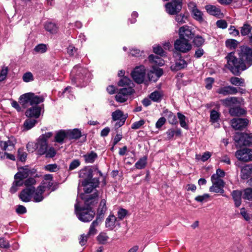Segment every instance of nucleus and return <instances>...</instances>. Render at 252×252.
<instances>
[{
	"label": "nucleus",
	"instance_id": "4d7b16f0",
	"mask_svg": "<svg viewBox=\"0 0 252 252\" xmlns=\"http://www.w3.org/2000/svg\"><path fill=\"white\" fill-rule=\"evenodd\" d=\"M204 39L199 35L196 36L193 41L194 44L197 47L202 46L204 44Z\"/></svg>",
	"mask_w": 252,
	"mask_h": 252
},
{
	"label": "nucleus",
	"instance_id": "4be33fe9",
	"mask_svg": "<svg viewBox=\"0 0 252 252\" xmlns=\"http://www.w3.org/2000/svg\"><path fill=\"white\" fill-rule=\"evenodd\" d=\"M225 174V173L223 170L220 169H218L216 171V173L213 174L211 177V180L212 183L224 182L222 179V178L224 177Z\"/></svg>",
	"mask_w": 252,
	"mask_h": 252
},
{
	"label": "nucleus",
	"instance_id": "4468645a",
	"mask_svg": "<svg viewBox=\"0 0 252 252\" xmlns=\"http://www.w3.org/2000/svg\"><path fill=\"white\" fill-rule=\"evenodd\" d=\"M34 191V187L26 188L21 191L19 197L22 201L28 202L31 200Z\"/></svg>",
	"mask_w": 252,
	"mask_h": 252
},
{
	"label": "nucleus",
	"instance_id": "37998d69",
	"mask_svg": "<svg viewBox=\"0 0 252 252\" xmlns=\"http://www.w3.org/2000/svg\"><path fill=\"white\" fill-rule=\"evenodd\" d=\"M187 66V63L185 60L180 58L176 60L175 62V65L174 68L172 66L171 68L175 70H180L184 68Z\"/></svg>",
	"mask_w": 252,
	"mask_h": 252
},
{
	"label": "nucleus",
	"instance_id": "7c9ffc66",
	"mask_svg": "<svg viewBox=\"0 0 252 252\" xmlns=\"http://www.w3.org/2000/svg\"><path fill=\"white\" fill-rule=\"evenodd\" d=\"M44 28L46 31L51 34H56L58 31V27L56 24L51 22L45 23Z\"/></svg>",
	"mask_w": 252,
	"mask_h": 252
},
{
	"label": "nucleus",
	"instance_id": "052dcab7",
	"mask_svg": "<svg viewBox=\"0 0 252 252\" xmlns=\"http://www.w3.org/2000/svg\"><path fill=\"white\" fill-rule=\"evenodd\" d=\"M27 149L29 152L33 153L37 150V142H30L27 144Z\"/></svg>",
	"mask_w": 252,
	"mask_h": 252
},
{
	"label": "nucleus",
	"instance_id": "20e7f679",
	"mask_svg": "<svg viewBox=\"0 0 252 252\" xmlns=\"http://www.w3.org/2000/svg\"><path fill=\"white\" fill-rule=\"evenodd\" d=\"M225 59L227 60L225 67L235 75H239L242 71L248 68L246 63L240 58H237L233 52L229 53Z\"/></svg>",
	"mask_w": 252,
	"mask_h": 252
},
{
	"label": "nucleus",
	"instance_id": "e433bc0d",
	"mask_svg": "<svg viewBox=\"0 0 252 252\" xmlns=\"http://www.w3.org/2000/svg\"><path fill=\"white\" fill-rule=\"evenodd\" d=\"M84 158V160L86 163H93L95 160L97 158V155L96 153L94 152V151H92L89 153H87L86 155L83 156Z\"/></svg>",
	"mask_w": 252,
	"mask_h": 252
},
{
	"label": "nucleus",
	"instance_id": "a878e982",
	"mask_svg": "<svg viewBox=\"0 0 252 252\" xmlns=\"http://www.w3.org/2000/svg\"><path fill=\"white\" fill-rule=\"evenodd\" d=\"M163 74V70L161 68H156L153 66V70L148 73L149 79L155 81Z\"/></svg>",
	"mask_w": 252,
	"mask_h": 252
},
{
	"label": "nucleus",
	"instance_id": "f03ea898",
	"mask_svg": "<svg viewBox=\"0 0 252 252\" xmlns=\"http://www.w3.org/2000/svg\"><path fill=\"white\" fill-rule=\"evenodd\" d=\"M80 178V183L84 187L85 193H89L99 185V182L97 178H93V171L91 168H85L79 172Z\"/></svg>",
	"mask_w": 252,
	"mask_h": 252
},
{
	"label": "nucleus",
	"instance_id": "c85d7f7f",
	"mask_svg": "<svg viewBox=\"0 0 252 252\" xmlns=\"http://www.w3.org/2000/svg\"><path fill=\"white\" fill-rule=\"evenodd\" d=\"M24 181L21 179L18 178L14 176V181L12 183V186L10 189V192L11 193H15L18 189L19 188L22 186Z\"/></svg>",
	"mask_w": 252,
	"mask_h": 252
},
{
	"label": "nucleus",
	"instance_id": "f3484780",
	"mask_svg": "<svg viewBox=\"0 0 252 252\" xmlns=\"http://www.w3.org/2000/svg\"><path fill=\"white\" fill-rule=\"evenodd\" d=\"M248 124V120L246 119L234 118L231 121V124L235 129H241L245 128Z\"/></svg>",
	"mask_w": 252,
	"mask_h": 252
},
{
	"label": "nucleus",
	"instance_id": "8fccbe9b",
	"mask_svg": "<svg viewBox=\"0 0 252 252\" xmlns=\"http://www.w3.org/2000/svg\"><path fill=\"white\" fill-rule=\"evenodd\" d=\"M238 44L239 42L236 40L233 39H229L226 40L225 41L226 46L230 49H235L237 47Z\"/></svg>",
	"mask_w": 252,
	"mask_h": 252
},
{
	"label": "nucleus",
	"instance_id": "1a4fd4ad",
	"mask_svg": "<svg viewBox=\"0 0 252 252\" xmlns=\"http://www.w3.org/2000/svg\"><path fill=\"white\" fill-rule=\"evenodd\" d=\"M191 44L187 39L179 37L174 43V48L176 50L182 53H187L191 49Z\"/></svg>",
	"mask_w": 252,
	"mask_h": 252
},
{
	"label": "nucleus",
	"instance_id": "b1692460",
	"mask_svg": "<svg viewBox=\"0 0 252 252\" xmlns=\"http://www.w3.org/2000/svg\"><path fill=\"white\" fill-rule=\"evenodd\" d=\"M48 148V143L45 140L42 139L38 138L37 140V151L39 155H44L46 152V150Z\"/></svg>",
	"mask_w": 252,
	"mask_h": 252
},
{
	"label": "nucleus",
	"instance_id": "dca6fc26",
	"mask_svg": "<svg viewBox=\"0 0 252 252\" xmlns=\"http://www.w3.org/2000/svg\"><path fill=\"white\" fill-rule=\"evenodd\" d=\"M216 93L218 94L225 96L237 94L238 93V90L234 87L227 86L219 88L216 90Z\"/></svg>",
	"mask_w": 252,
	"mask_h": 252
},
{
	"label": "nucleus",
	"instance_id": "c9c22d12",
	"mask_svg": "<svg viewBox=\"0 0 252 252\" xmlns=\"http://www.w3.org/2000/svg\"><path fill=\"white\" fill-rule=\"evenodd\" d=\"M101 221V220L99 219L98 217L96 218L95 220H94L91 223L89 232L88 233V235H94L96 233L97 230L95 227H97L99 222Z\"/></svg>",
	"mask_w": 252,
	"mask_h": 252
},
{
	"label": "nucleus",
	"instance_id": "5fc2aeb1",
	"mask_svg": "<svg viewBox=\"0 0 252 252\" xmlns=\"http://www.w3.org/2000/svg\"><path fill=\"white\" fill-rule=\"evenodd\" d=\"M244 199L252 200V188H247L244 190Z\"/></svg>",
	"mask_w": 252,
	"mask_h": 252
},
{
	"label": "nucleus",
	"instance_id": "bf43d9fd",
	"mask_svg": "<svg viewBox=\"0 0 252 252\" xmlns=\"http://www.w3.org/2000/svg\"><path fill=\"white\" fill-rule=\"evenodd\" d=\"M220 117L219 113L216 110H213L210 113V120L213 123L217 122Z\"/></svg>",
	"mask_w": 252,
	"mask_h": 252
},
{
	"label": "nucleus",
	"instance_id": "a18cd8bd",
	"mask_svg": "<svg viewBox=\"0 0 252 252\" xmlns=\"http://www.w3.org/2000/svg\"><path fill=\"white\" fill-rule=\"evenodd\" d=\"M164 113H165V116L167 117V120L170 124L176 125L178 123L176 117L172 112L166 111Z\"/></svg>",
	"mask_w": 252,
	"mask_h": 252
},
{
	"label": "nucleus",
	"instance_id": "0eeeda50",
	"mask_svg": "<svg viewBox=\"0 0 252 252\" xmlns=\"http://www.w3.org/2000/svg\"><path fill=\"white\" fill-rule=\"evenodd\" d=\"M234 140L237 146H251L252 145V133L236 132Z\"/></svg>",
	"mask_w": 252,
	"mask_h": 252
},
{
	"label": "nucleus",
	"instance_id": "9b49d317",
	"mask_svg": "<svg viewBox=\"0 0 252 252\" xmlns=\"http://www.w3.org/2000/svg\"><path fill=\"white\" fill-rule=\"evenodd\" d=\"M134 92V89L131 87L123 88L119 90L116 95V100L119 102H124L127 100L128 97Z\"/></svg>",
	"mask_w": 252,
	"mask_h": 252
},
{
	"label": "nucleus",
	"instance_id": "c03bdc74",
	"mask_svg": "<svg viewBox=\"0 0 252 252\" xmlns=\"http://www.w3.org/2000/svg\"><path fill=\"white\" fill-rule=\"evenodd\" d=\"M147 158L144 156L140 158L135 164V167L136 169H141L145 168L147 164Z\"/></svg>",
	"mask_w": 252,
	"mask_h": 252
},
{
	"label": "nucleus",
	"instance_id": "603ef678",
	"mask_svg": "<svg viewBox=\"0 0 252 252\" xmlns=\"http://www.w3.org/2000/svg\"><path fill=\"white\" fill-rule=\"evenodd\" d=\"M109 239V237L107 236L106 233L101 232L97 237V240L99 242V243L102 244H105L108 240Z\"/></svg>",
	"mask_w": 252,
	"mask_h": 252
},
{
	"label": "nucleus",
	"instance_id": "58836bf2",
	"mask_svg": "<svg viewBox=\"0 0 252 252\" xmlns=\"http://www.w3.org/2000/svg\"><path fill=\"white\" fill-rule=\"evenodd\" d=\"M232 196L235 202V204L236 207H239L241 204V192L237 190H233L232 192Z\"/></svg>",
	"mask_w": 252,
	"mask_h": 252
},
{
	"label": "nucleus",
	"instance_id": "ddd939ff",
	"mask_svg": "<svg viewBox=\"0 0 252 252\" xmlns=\"http://www.w3.org/2000/svg\"><path fill=\"white\" fill-rule=\"evenodd\" d=\"M235 156L241 161L248 162L252 160V151L250 149L244 148L238 150Z\"/></svg>",
	"mask_w": 252,
	"mask_h": 252
},
{
	"label": "nucleus",
	"instance_id": "a19ab883",
	"mask_svg": "<svg viewBox=\"0 0 252 252\" xmlns=\"http://www.w3.org/2000/svg\"><path fill=\"white\" fill-rule=\"evenodd\" d=\"M107 210L106 201L105 199H102L99 204L97 210V217L99 219L101 215H103Z\"/></svg>",
	"mask_w": 252,
	"mask_h": 252
},
{
	"label": "nucleus",
	"instance_id": "5701e85b",
	"mask_svg": "<svg viewBox=\"0 0 252 252\" xmlns=\"http://www.w3.org/2000/svg\"><path fill=\"white\" fill-rule=\"evenodd\" d=\"M45 189L43 186H39L36 189H35L32 197L35 202H39L43 200L44 198L43 193Z\"/></svg>",
	"mask_w": 252,
	"mask_h": 252
},
{
	"label": "nucleus",
	"instance_id": "774afa93",
	"mask_svg": "<svg viewBox=\"0 0 252 252\" xmlns=\"http://www.w3.org/2000/svg\"><path fill=\"white\" fill-rule=\"evenodd\" d=\"M24 183L26 188L34 187L33 186L35 184L36 181L33 178H30L27 179Z\"/></svg>",
	"mask_w": 252,
	"mask_h": 252
},
{
	"label": "nucleus",
	"instance_id": "412c9836",
	"mask_svg": "<svg viewBox=\"0 0 252 252\" xmlns=\"http://www.w3.org/2000/svg\"><path fill=\"white\" fill-rule=\"evenodd\" d=\"M224 185L225 182L212 183V186L210 187L209 190L211 192L223 194L224 192V190L223 189Z\"/></svg>",
	"mask_w": 252,
	"mask_h": 252
},
{
	"label": "nucleus",
	"instance_id": "f257e3e1",
	"mask_svg": "<svg viewBox=\"0 0 252 252\" xmlns=\"http://www.w3.org/2000/svg\"><path fill=\"white\" fill-rule=\"evenodd\" d=\"M97 193L95 192L89 195L82 193L77 197L75 204V212L80 220L87 222L93 219L95 212L92 206L97 203Z\"/></svg>",
	"mask_w": 252,
	"mask_h": 252
},
{
	"label": "nucleus",
	"instance_id": "aec40b11",
	"mask_svg": "<svg viewBox=\"0 0 252 252\" xmlns=\"http://www.w3.org/2000/svg\"><path fill=\"white\" fill-rule=\"evenodd\" d=\"M117 224H119V220L118 219L113 215H110L105 220V226L107 228H108L110 230L113 229Z\"/></svg>",
	"mask_w": 252,
	"mask_h": 252
},
{
	"label": "nucleus",
	"instance_id": "680f3d73",
	"mask_svg": "<svg viewBox=\"0 0 252 252\" xmlns=\"http://www.w3.org/2000/svg\"><path fill=\"white\" fill-rule=\"evenodd\" d=\"M210 195L208 194L205 193L202 195H198L195 198V200L198 202L203 203L204 202H206L209 198Z\"/></svg>",
	"mask_w": 252,
	"mask_h": 252
},
{
	"label": "nucleus",
	"instance_id": "423d86ee",
	"mask_svg": "<svg viewBox=\"0 0 252 252\" xmlns=\"http://www.w3.org/2000/svg\"><path fill=\"white\" fill-rule=\"evenodd\" d=\"M17 141L13 137L8 138L7 141H0V147L2 151H10L15 149V146ZM5 158L13 161L15 160V157L14 155L5 152Z\"/></svg>",
	"mask_w": 252,
	"mask_h": 252
},
{
	"label": "nucleus",
	"instance_id": "6e6d98bb",
	"mask_svg": "<svg viewBox=\"0 0 252 252\" xmlns=\"http://www.w3.org/2000/svg\"><path fill=\"white\" fill-rule=\"evenodd\" d=\"M123 116V113L120 110H117L112 114V117L114 121L121 120Z\"/></svg>",
	"mask_w": 252,
	"mask_h": 252
},
{
	"label": "nucleus",
	"instance_id": "6e6552de",
	"mask_svg": "<svg viewBox=\"0 0 252 252\" xmlns=\"http://www.w3.org/2000/svg\"><path fill=\"white\" fill-rule=\"evenodd\" d=\"M238 54L240 59L246 63L248 68L252 65V48L242 46Z\"/></svg>",
	"mask_w": 252,
	"mask_h": 252
},
{
	"label": "nucleus",
	"instance_id": "bb28decb",
	"mask_svg": "<svg viewBox=\"0 0 252 252\" xmlns=\"http://www.w3.org/2000/svg\"><path fill=\"white\" fill-rule=\"evenodd\" d=\"M205 9L207 12L211 15L220 17L221 16L222 14L219 7L212 5H207L205 6Z\"/></svg>",
	"mask_w": 252,
	"mask_h": 252
},
{
	"label": "nucleus",
	"instance_id": "2f4dec72",
	"mask_svg": "<svg viewBox=\"0 0 252 252\" xmlns=\"http://www.w3.org/2000/svg\"><path fill=\"white\" fill-rule=\"evenodd\" d=\"M67 138L70 139H77L81 136V131L78 129L66 130Z\"/></svg>",
	"mask_w": 252,
	"mask_h": 252
},
{
	"label": "nucleus",
	"instance_id": "39448f33",
	"mask_svg": "<svg viewBox=\"0 0 252 252\" xmlns=\"http://www.w3.org/2000/svg\"><path fill=\"white\" fill-rule=\"evenodd\" d=\"M44 100L43 96L35 95L32 93L25 94L20 97V103L24 107H27L29 105H37L43 102Z\"/></svg>",
	"mask_w": 252,
	"mask_h": 252
},
{
	"label": "nucleus",
	"instance_id": "0e129e2a",
	"mask_svg": "<svg viewBox=\"0 0 252 252\" xmlns=\"http://www.w3.org/2000/svg\"><path fill=\"white\" fill-rule=\"evenodd\" d=\"M22 79L25 82H29L33 80V76L31 72H27L24 74Z\"/></svg>",
	"mask_w": 252,
	"mask_h": 252
},
{
	"label": "nucleus",
	"instance_id": "e2e57ef3",
	"mask_svg": "<svg viewBox=\"0 0 252 252\" xmlns=\"http://www.w3.org/2000/svg\"><path fill=\"white\" fill-rule=\"evenodd\" d=\"M251 33L250 25L245 24L241 28V33L242 35H246Z\"/></svg>",
	"mask_w": 252,
	"mask_h": 252
},
{
	"label": "nucleus",
	"instance_id": "2eb2a0df",
	"mask_svg": "<svg viewBox=\"0 0 252 252\" xmlns=\"http://www.w3.org/2000/svg\"><path fill=\"white\" fill-rule=\"evenodd\" d=\"M41 112V107L38 105H35L28 109L25 112V115L27 117L37 119L40 116Z\"/></svg>",
	"mask_w": 252,
	"mask_h": 252
},
{
	"label": "nucleus",
	"instance_id": "72a5a7b5",
	"mask_svg": "<svg viewBox=\"0 0 252 252\" xmlns=\"http://www.w3.org/2000/svg\"><path fill=\"white\" fill-rule=\"evenodd\" d=\"M229 112L232 116H239L246 114L245 110L240 107H231Z\"/></svg>",
	"mask_w": 252,
	"mask_h": 252
},
{
	"label": "nucleus",
	"instance_id": "ea45409f",
	"mask_svg": "<svg viewBox=\"0 0 252 252\" xmlns=\"http://www.w3.org/2000/svg\"><path fill=\"white\" fill-rule=\"evenodd\" d=\"M59 95L60 97L66 96L69 99H73L74 98V95L73 94L72 89L71 87L69 86L66 87L62 93H60Z\"/></svg>",
	"mask_w": 252,
	"mask_h": 252
},
{
	"label": "nucleus",
	"instance_id": "393cba45",
	"mask_svg": "<svg viewBox=\"0 0 252 252\" xmlns=\"http://www.w3.org/2000/svg\"><path fill=\"white\" fill-rule=\"evenodd\" d=\"M31 170L27 166L21 167L19 169V171L14 176L15 177L21 179L22 181L25 178H27L31 174Z\"/></svg>",
	"mask_w": 252,
	"mask_h": 252
},
{
	"label": "nucleus",
	"instance_id": "79ce46f5",
	"mask_svg": "<svg viewBox=\"0 0 252 252\" xmlns=\"http://www.w3.org/2000/svg\"><path fill=\"white\" fill-rule=\"evenodd\" d=\"M150 99L155 102H160L162 97V93L159 91H155L149 95Z\"/></svg>",
	"mask_w": 252,
	"mask_h": 252
},
{
	"label": "nucleus",
	"instance_id": "338daca9",
	"mask_svg": "<svg viewBox=\"0 0 252 252\" xmlns=\"http://www.w3.org/2000/svg\"><path fill=\"white\" fill-rule=\"evenodd\" d=\"M153 51L155 54L159 55L160 56H163L165 55L164 51L162 47L159 45H155L153 47Z\"/></svg>",
	"mask_w": 252,
	"mask_h": 252
},
{
	"label": "nucleus",
	"instance_id": "7ed1b4c3",
	"mask_svg": "<svg viewBox=\"0 0 252 252\" xmlns=\"http://www.w3.org/2000/svg\"><path fill=\"white\" fill-rule=\"evenodd\" d=\"M90 73L88 70L79 65H75L70 73L72 83L81 87L85 86L89 81Z\"/></svg>",
	"mask_w": 252,
	"mask_h": 252
},
{
	"label": "nucleus",
	"instance_id": "9d476101",
	"mask_svg": "<svg viewBox=\"0 0 252 252\" xmlns=\"http://www.w3.org/2000/svg\"><path fill=\"white\" fill-rule=\"evenodd\" d=\"M166 11L170 15H176L182 8V0H174L165 5Z\"/></svg>",
	"mask_w": 252,
	"mask_h": 252
},
{
	"label": "nucleus",
	"instance_id": "69168bd1",
	"mask_svg": "<svg viewBox=\"0 0 252 252\" xmlns=\"http://www.w3.org/2000/svg\"><path fill=\"white\" fill-rule=\"evenodd\" d=\"M27 153L23 149L18 150V158L21 161H25L27 158Z\"/></svg>",
	"mask_w": 252,
	"mask_h": 252
},
{
	"label": "nucleus",
	"instance_id": "4c0bfd02",
	"mask_svg": "<svg viewBox=\"0 0 252 252\" xmlns=\"http://www.w3.org/2000/svg\"><path fill=\"white\" fill-rule=\"evenodd\" d=\"M118 85L120 87H131L133 88V83L132 81L127 77H125L122 78L118 82Z\"/></svg>",
	"mask_w": 252,
	"mask_h": 252
},
{
	"label": "nucleus",
	"instance_id": "de8ad7c7",
	"mask_svg": "<svg viewBox=\"0 0 252 252\" xmlns=\"http://www.w3.org/2000/svg\"><path fill=\"white\" fill-rule=\"evenodd\" d=\"M37 123V121L34 119H28L25 121L24 124V129L26 130H29L33 127L35 124Z\"/></svg>",
	"mask_w": 252,
	"mask_h": 252
},
{
	"label": "nucleus",
	"instance_id": "cd10ccee",
	"mask_svg": "<svg viewBox=\"0 0 252 252\" xmlns=\"http://www.w3.org/2000/svg\"><path fill=\"white\" fill-rule=\"evenodd\" d=\"M252 175V165L247 164L241 169V177L243 179H248Z\"/></svg>",
	"mask_w": 252,
	"mask_h": 252
},
{
	"label": "nucleus",
	"instance_id": "a211bd4d",
	"mask_svg": "<svg viewBox=\"0 0 252 252\" xmlns=\"http://www.w3.org/2000/svg\"><path fill=\"white\" fill-rule=\"evenodd\" d=\"M179 37L189 40L193 37V34L188 26H184L181 27L179 31Z\"/></svg>",
	"mask_w": 252,
	"mask_h": 252
},
{
	"label": "nucleus",
	"instance_id": "13d9d810",
	"mask_svg": "<svg viewBox=\"0 0 252 252\" xmlns=\"http://www.w3.org/2000/svg\"><path fill=\"white\" fill-rule=\"evenodd\" d=\"M240 214L247 221L250 220L252 218V214L249 213L244 208L241 209Z\"/></svg>",
	"mask_w": 252,
	"mask_h": 252
},
{
	"label": "nucleus",
	"instance_id": "49530a36",
	"mask_svg": "<svg viewBox=\"0 0 252 252\" xmlns=\"http://www.w3.org/2000/svg\"><path fill=\"white\" fill-rule=\"evenodd\" d=\"M177 116L179 120L181 126L186 129H188L189 126L187 123H186L187 118L186 117V116L180 112H178L177 113Z\"/></svg>",
	"mask_w": 252,
	"mask_h": 252
},
{
	"label": "nucleus",
	"instance_id": "864d4df0",
	"mask_svg": "<svg viewBox=\"0 0 252 252\" xmlns=\"http://www.w3.org/2000/svg\"><path fill=\"white\" fill-rule=\"evenodd\" d=\"M34 50L37 53H44L47 50V45L44 44H39L35 47Z\"/></svg>",
	"mask_w": 252,
	"mask_h": 252
},
{
	"label": "nucleus",
	"instance_id": "f8f14e48",
	"mask_svg": "<svg viewBox=\"0 0 252 252\" xmlns=\"http://www.w3.org/2000/svg\"><path fill=\"white\" fill-rule=\"evenodd\" d=\"M146 75V70L144 66H140L134 68L131 72L133 79L138 84L143 82Z\"/></svg>",
	"mask_w": 252,
	"mask_h": 252
},
{
	"label": "nucleus",
	"instance_id": "09e8293b",
	"mask_svg": "<svg viewBox=\"0 0 252 252\" xmlns=\"http://www.w3.org/2000/svg\"><path fill=\"white\" fill-rule=\"evenodd\" d=\"M230 83L235 86H244V80L236 77H232L230 79Z\"/></svg>",
	"mask_w": 252,
	"mask_h": 252
},
{
	"label": "nucleus",
	"instance_id": "473e14b6",
	"mask_svg": "<svg viewBox=\"0 0 252 252\" xmlns=\"http://www.w3.org/2000/svg\"><path fill=\"white\" fill-rule=\"evenodd\" d=\"M55 139L56 142L60 143H62L64 140L68 139L66 130H61L58 131Z\"/></svg>",
	"mask_w": 252,
	"mask_h": 252
},
{
	"label": "nucleus",
	"instance_id": "c756f323",
	"mask_svg": "<svg viewBox=\"0 0 252 252\" xmlns=\"http://www.w3.org/2000/svg\"><path fill=\"white\" fill-rule=\"evenodd\" d=\"M149 60L154 65L162 66L164 64V61L158 56L151 55L149 56Z\"/></svg>",
	"mask_w": 252,
	"mask_h": 252
},
{
	"label": "nucleus",
	"instance_id": "6ab92c4d",
	"mask_svg": "<svg viewBox=\"0 0 252 252\" xmlns=\"http://www.w3.org/2000/svg\"><path fill=\"white\" fill-rule=\"evenodd\" d=\"M189 7L191 9L193 17L195 20L201 22L203 21V14L199 9H198L193 2H190L189 4Z\"/></svg>",
	"mask_w": 252,
	"mask_h": 252
},
{
	"label": "nucleus",
	"instance_id": "f704fd0d",
	"mask_svg": "<svg viewBox=\"0 0 252 252\" xmlns=\"http://www.w3.org/2000/svg\"><path fill=\"white\" fill-rule=\"evenodd\" d=\"M222 104L225 106H232L234 104H240V101L236 97L226 98L221 100Z\"/></svg>",
	"mask_w": 252,
	"mask_h": 252
},
{
	"label": "nucleus",
	"instance_id": "3c124183",
	"mask_svg": "<svg viewBox=\"0 0 252 252\" xmlns=\"http://www.w3.org/2000/svg\"><path fill=\"white\" fill-rule=\"evenodd\" d=\"M188 16L186 14H180L177 15L175 17V21L179 25L186 23L187 20Z\"/></svg>",
	"mask_w": 252,
	"mask_h": 252
}]
</instances>
